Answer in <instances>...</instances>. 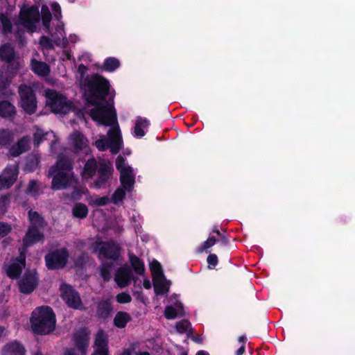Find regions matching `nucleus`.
I'll return each mask as SVG.
<instances>
[{
    "mask_svg": "<svg viewBox=\"0 0 355 355\" xmlns=\"http://www.w3.org/2000/svg\"><path fill=\"white\" fill-rule=\"evenodd\" d=\"M85 94L87 95V101L92 105H96L89 111V115L94 121L98 124L112 127L107 132V138L101 136L96 141L95 146L99 150H104L110 148L113 154H116L121 149L122 139L119 127L115 125L116 120V113L112 104L101 101L107 94L109 91V83L101 76L95 75L87 78L83 83Z\"/></svg>",
    "mask_w": 355,
    "mask_h": 355,
    "instance_id": "nucleus-1",
    "label": "nucleus"
},
{
    "mask_svg": "<svg viewBox=\"0 0 355 355\" xmlns=\"http://www.w3.org/2000/svg\"><path fill=\"white\" fill-rule=\"evenodd\" d=\"M48 177L52 178L51 188L53 190L76 188L77 186V179L73 172V162L68 157H60L56 164L49 170Z\"/></svg>",
    "mask_w": 355,
    "mask_h": 355,
    "instance_id": "nucleus-2",
    "label": "nucleus"
},
{
    "mask_svg": "<svg viewBox=\"0 0 355 355\" xmlns=\"http://www.w3.org/2000/svg\"><path fill=\"white\" fill-rule=\"evenodd\" d=\"M33 331L39 334H48L55 328V315L51 308L42 306L32 313L31 318Z\"/></svg>",
    "mask_w": 355,
    "mask_h": 355,
    "instance_id": "nucleus-3",
    "label": "nucleus"
},
{
    "mask_svg": "<svg viewBox=\"0 0 355 355\" xmlns=\"http://www.w3.org/2000/svg\"><path fill=\"white\" fill-rule=\"evenodd\" d=\"M97 169L99 178L95 181L94 184L96 187L101 188L111 175V166L109 162L105 160L97 162L94 158L89 159L85 164L82 175L83 178L89 179L94 176Z\"/></svg>",
    "mask_w": 355,
    "mask_h": 355,
    "instance_id": "nucleus-4",
    "label": "nucleus"
},
{
    "mask_svg": "<svg viewBox=\"0 0 355 355\" xmlns=\"http://www.w3.org/2000/svg\"><path fill=\"white\" fill-rule=\"evenodd\" d=\"M46 105L55 113L65 114L71 109V103L55 90H46Z\"/></svg>",
    "mask_w": 355,
    "mask_h": 355,
    "instance_id": "nucleus-5",
    "label": "nucleus"
},
{
    "mask_svg": "<svg viewBox=\"0 0 355 355\" xmlns=\"http://www.w3.org/2000/svg\"><path fill=\"white\" fill-rule=\"evenodd\" d=\"M21 105L24 111L33 114L36 111L37 101L34 92L31 86L21 85L19 87Z\"/></svg>",
    "mask_w": 355,
    "mask_h": 355,
    "instance_id": "nucleus-6",
    "label": "nucleus"
},
{
    "mask_svg": "<svg viewBox=\"0 0 355 355\" xmlns=\"http://www.w3.org/2000/svg\"><path fill=\"white\" fill-rule=\"evenodd\" d=\"M116 166L120 171L121 185L125 190L131 191L135 184V176L132 168L125 163V159L121 156L116 158Z\"/></svg>",
    "mask_w": 355,
    "mask_h": 355,
    "instance_id": "nucleus-7",
    "label": "nucleus"
},
{
    "mask_svg": "<svg viewBox=\"0 0 355 355\" xmlns=\"http://www.w3.org/2000/svg\"><path fill=\"white\" fill-rule=\"evenodd\" d=\"M38 285V277L35 270H26L18 281L19 290L21 293H31Z\"/></svg>",
    "mask_w": 355,
    "mask_h": 355,
    "instance_id": "nucleus-8",
    "label": "nucleus"
},
{
    "mask_svg": "<svg viewBox=\"0 0 355 355\" xmlns=\"http://www.w3.org/2000/svg\"><path fill=\"white\" fill-rule=\"evenodd\" d=\"M69 254L65 249H59L48 253L45 257L46 266L49 269H60L66 266Z\"/></svg>",
    "mask_w": 355,
    "mask_h": 355,
    "instance_id": "nucleus-9",
    "label": "nucleus"
},
{
    "mask_svg": "<svg viewBox=\"0 0 355 355\" xmlns=\"http://www.w3.org/2000/svg\"><path fill=\"white\" fill-rule=\"evenodd\" d=\"M39 19L40 14L37 7L32 6L22 10L20 12V24L31 33L35 31Z\"/></svg>",
    "mask_w": 355,
    "mask_h": 355,
    "instance_id": "nucleus-10",
    "label": "nucleus"
},
{
    "mask_svg": "<svg viewBox=\"0 0 355 355\" xmlns=\"http://www.w3.org/2000/svg\"><path fill=\"white\" fill-rule=\"evenodd\" d=\"M60 291L62 299L69 307L80 310L85 309L79 294L71 286L62 285Z\"/></svg>",
    "mask_w": 355,
    "mask_h": 355,
    "instance_id": "nucleus-11",
    "label": "nucleus"
},
{
    "mask_svg": "<svg viewBox=\"0 0 355 355\" xmlns=\"http://www.w3.org/2000/svg\"><path fill=\"white\" fill-rule=\"evenodd\" d=\"M69 139L76 153L83 152L88 154L89 151L88 140L82 132L78 130L73 131L70 135Z\"/></svg>",
    "mask_w": 355,
    "mask_h": 355,
    "instance_id": "nucleus-12",
    "label": "nucleus"
},
{
    "mask_svg": "<svg viewBox=\"0 0 355 355\" xmlns=\"http://www.w3.org/2000/svg\"><path fill=\"white\" fill-rule=\"evenodd\" d=\"M120 255L119 246L113 242L103 243L99 250V257L117 260Z\"/></svg>",
    "mask_w": 355,
    "mask_h": 355,
    "instance_id": "nucleus-13",
    "label": "nucleus"
},
{
    "mask_svg": "<svg viewBox=\"0 0 355 355\" xmlns=\"http://www.w3.org/2000/svg\"><path fill=\"white\" fill-rule=\"evenodd\" d=\"M26 266V256L24 252H21L18 258L14 259L7 267V275L11 278H17L21 272L22 268Z\"/></svg>",
    "mask_w": 355,
    "mask_h": 355,
    "instance_id": "nucleus-14",
    "label": "nucleus"
},
{
    "mask_svg": "<svg viewBox=\"0 0 355 355\" xmlns=\"http://www.w3.org/2000/svg\"><path fill=\"white\" fill-rule=\"evenodd\" d=\"M17 168L16 166L6 168L0 175V189H8L17 180Z\"/></svg>",
    "mask_w": 355,
    "mask_h": 355,
    "instance_id": "nucleus-15",
    "label": "nucleus"
},
{
    "mask_svg": "<svg viewBox=\"0 0 355 355\" xmlns=\"http://www.w3.org/2000/svg\"><path fill=\"white\" fill-rule=\"evenodd\" d=\"M132 277V272L128 267L119 268L116 272L114 280L120 288L127 286Z\"/></svg>",
    "mask_w": 355,
    "mask_h": 355,
    "instance_id": "nucleus-16",
    "label": "nucleus"
},
{
    "mask_svg": "<svg viewBox=\"0 0 355 355\" xmlns=\"http://www.w3.org/2000/svg\"><path fill=\"white\" fill-rule=\"evenodd\" d=\"M89 331L87 329H83L77 331L73 336L76 346L82 354H85L89 344Z\"/></svg>",
    "mask_w": 355,
    "mask_h": 355,
    "instance_id": "nucleus-17",
    "label": "nucleus"
},
{
    "mask_svg": "<svg viewBox=\"0 0 355 355\" xmlns=\"http://www.w3.org/2000/svg\"><path fill=\"white\" fill-rule=\"evenodd\" d=\"M43 239V234L40 229L28 227L25 236L23 239V244L25 248L33 245Z\"/></svg>",
    "mask_w": 355,
    "mask_h": 355,
    "instance_id": "nucleus-18",
    "label": "nucleus"
},
{
    "mask_svg": "<svg viewBox=\"0 0 355 355\" xmlns=\"http://www.w3.org/2000/svg\"><path fill=\"white\" fill-rule=\"evenodd\" d=\"M113 308L110 299H103L97 303L96 315L101 319L109 318L112 312Z\"/></svg>",
    "mask_w": 355,
    "mask_h": 355,
    "instance_id": "nucleus-19",
    "label": "nucleus"
},
{
    "mask_svg": "<svg viewBox=\"0 0 355 355\" xmlns=\"http://www.w3.org/2000/svg\"><path fill=\"white\" fill-rule=\"evenodd\" d=\"M94 347L95 350L92 355H107L106 336L103 331H99L96 335Z\"/></svg>",
    "mask_w": 355,
    "mask_h": 355,
    "instance_id": "nucleus-20",
    "label": "nucleus"
},
{
    "mask_svg": "<svg viewBox=\"0 0 355 355\" xmlns=\"http://www.w3.org/2000/svg\"><path fill=\"white\" fill-rule=\"evenodd\" d=\"M31 138L29 137H24L20 139L17 143L12 146L10 150V153L12 156L17 157L20 154L26 152L30 148Z\"/></svg>",
    "mask_w": 355,
    "mask_h": 355,
    "instance_id": "nucleus-21",
    "label": "nucleus"
},
{
    "mask_svg": "<svg viewBox=\"0 0 355 355\" xmlns=\"http://www.w3.org/2000/svg\"><path fill=\"white\" fill-rule=\"evenodd\" d=\"M11 81V77L8 75V72L4 69H0V98L2 96H8L12 95L11 91L8 88Z\"/></svg>",
    "mask_w": 355,
    "mask_h": 355,
    "instance_id": "nucleus-22",
    "label": "nucleus"
},
{
    "mask_svg": "<svg viewBox=\"0 0 355 355\" xmlns=\"http://www.w3.org/2000/svg\"><path fill=\"white\" fill-rule=\"evenodd\" d=\"M155 291L157 294L163 295L168 292L170 283L166 280L164 275L153 279Z\"/></svg>",
    "mask_w": 355,
    "mask_h": 355,
    "instance_id": "nucleus-23",
    "label": "nucleus"
},
{
    "mask_svg": "<svg viewBox=\"0 0 355 355\" xmlns=\"http://www.w3.org/2000/svg\"><path fill=\"white\" fill-rule=\"evenodd\" d=\"M31 69L35 73L41 77H46L50 73V67L46 63L35 59L31 60Z\"/></svg>",
    "mask_w": 355,
    "mask_h": 355,
    "instance_id": "nucleus-24",
    "label": "nucleus"
},
{
    "mask_svg": "<svg viewBox=\"0 0 355 355\" xmlns=\"http://www.w3.org/2000/svg\"><path fill=\"white\" fill-rule=\"evenodd\" d=\"M28 219L30 221V226L28 227L40 229L45 225L43 217L37 211H33L32 209L28 211Z\"/></svg>",
    "mask_w": 355,
    "mask_h": 355,
    "instance_id": "nucleus-25",
    "label": "nucleus"
},
{
    "mask_svg": "<svg viewBox=\"0 0 355 355\" xmlns=\"http://www.w3.org/2000/svg\"><path fill=\"white\" fill-rule=\"evenodd\" d=\"M15 57L14 48L10 44H4L0 46V60L10 62Z\"/></svg>",
    "mask_w": 355,
    "mask_h": 355,
    "instance_id": "nucleus-26",
    "label": "nucleus"
},
{
    "mask_svg": "<svg viewBox=\"0 0 355 355\" xmlns=\"http://www.w3.org/2000/svg\"><path fill=\"white\" fill-rule=\"evenodd\" d=\"M3 355H24V348L18 343H12L5 346Z\"/></svg>",
    "mask_w": 355,
    "mask_h": 355,
    "instance_id": "nucleus-27",
    "label": "nucleus"
},
{
    "mask_svg": "<svg viewBox=\"0 0 355 355\" xmlns=\"http://www.w3.org/2000/svg\"><path fill=\"white\" fill-rule=\"evenodd\" d=\"M131 319V316L127 312L119 311L114 318V324L118 328H124Z\"/></svg>",
    "mask_w": 355,
    "mask_h": 355,
    "instance_id": "nucleus-28",
    "label": "nucleus"
},
{
    "mask_svg": "<svg viewBox=\"0 0 355 355\" xmlns=\"http://www.w3.org/2000/svg\"><path fill=\"white\" fill-rule=\"evenodd\" d=\"M130 263L133 268L135 272L141 275L144 272V263L133 254L129 253Z\"/></svg>",
    "mask_w": 355,
    "mask_h": 355,
    "instance_id": "nucleus-29",
    "label": "nucleus"
},
{
    "mask_svg": "<svg viewBox=\"0 0 355 355\" xmlns=\"http://www.w3.org/2000/svg\"><path fill=\"white\" fill-rule=\"evenodd\" d=\"M13 133L8 129H0V146H7L13 141Z\"/></svg>",
    "mask_w": 355,
    "mask_h": 355,
    "instance_id": "nucleus-30",
    "label": "nucleus"
},
{
    "mask_svg": "<svg viewBox=\"0 0 355 355\" xmlns=\"http://www.w3.org/2000/svg\"><path fill=\"white\" fill-rule=\"evenodd\" d=\"M73 214L75 217L83 218L88 213L87 207L83 203H76L72 209Z\"/></svg>",
    "mask_w": 355,
    "mask_h": 355,
    "instance_id": "nucleus-31",
    "label": "nucleus"
},
{
    "mask_svg": "<svg viewBox=\"0 0 355 355\" xmlns=\"http://www.w3.org/2000/svg\"><path fill=\"white\" fill-rule=\"evenodd\" d=\"M176 329L178 332L180 334L186 333L189 336L191 333L192 329L191 327V324L187 320H182L177 323L176 324Z\"/></svg>",
    "mask_w": 355,
    "mask_h": 355,
    "instance_id": "nucleus-32",
    "label": "nucleus"
},
{
    "mask_svg": "<svg viewBox=\"0 0 355 355\" xmlns=\"http://www.w3.org/2000/svg\"><path fill=\"white\" fill-rule=\"evenodd\" d=\"M0 22L1 24L2 31L4 33H10L12 30V24L6 15L3 13L0 14Z\"/></svg>",
    "mask_w": 355,
    "mask_h": 355,
    "instance_id": "nucleus-33",
    "label": "nucleus"
},
{
    "mask_svg": "<svg viewBox=\"0 0 355 355\" xmlns=\"http://www.w3.org/2000/svg\"><path fill=\"white\" fill-rule=\"evenodd\" d=\"M112 267V263H103L100 268L101 276L107 282L111 279V271L110 269Z\"/></svg>",
    "mask_w": 355,
    "mask_h": 355,
    "instance_id": "nucleus-34",
    "label": "nucleus"
},
{
    "mask_svg": "<svg viewBox=\"0 0 355 355\" xmlns=\"http://www.w3.org/2000/svg\"><path fill=\"white\" fill-rule=\"evenodd\" d=\"M119 67V61L114 58H107L104 63V68L110 71H113Z\"/></svg>",
    "mask_w": 355,
    "mask_h": 355,
    "instance_id": "nucleus-35",
    "label": "nucleus"
},
{
    "mask_svg": "<svg viewBox=\"0 0 355 355\" xmlns=\"http://www.w3.org/2000/svg\"><path fill=\"white\" fill-rule=\"evenodd\" d=\"M150 269L152 272L153 279L159 275H164L162 270V266L157 261L155 260L150 263Z\"/></svg>",
    "mask_w": 355,
    "mask_h": 355,
    "instance_id": "nucleus-36",
    "label": "nucleus"
},
{
    "mask_svg": "<svg viewBox=\"0 0 355 355\" xmlns=\"http://www.w3.org/2000/svg\"><path fill=\"white\" fill-rule=\"evenodd\" d=\"M42 15L43 24L46 28H48L51 19V14L49 8L45 6L42 7Z\"/></svg>",
    "mask_w": 355,
    "mask_h": 355,
    "instance_id": "nucleus-37",
    "label": "nucleus"
},
{
    "mask_svg": "<svg viewBox=\"0 0 355 355\" xmlns=\"http://www.w3.org/2000/svg\"><path fill=\"white\" fill-rule=\"evenodd\" d=\"M40 184L36 180H31L26 190L27 193H37L40 189Z\"/></svg>",
    "mask_w": 355,
    "mask_h": 355,
    "instance_id": "nucleus-38",
    "label": "nucleus"
},
{
    "mask_svg": "<svg viewBox=\"0 0 355 355\" xmlns=\"http://www.w3.org/2000/svg\"><path fill=\"white\" fill-rule=\"evenodd\" d=\"M125 193L123 189H117L112 197V201L114 204H118L121 202L125 196Z\"/></svg>",
    "mask_w": 355,
    "mask_h": 355,
    "instance_id": "nucleus-39",
    "label": "nucleus"
},
{
    "mask_svg": "<svg viewBox=\"0 0 355 355\" xmlns=\"http://www.w3.org/2000/svg\"><path fill=\"white\" fill-rule=\"evenodd\" d=\"M48 133H44L42 130H37L34 134V144L38 146L42 141L46 139Z\"/></svg>",
    "mask_w": 355,
    "mask_h": 355,
    "instance_id": "nucleus-40",
    "label": "nucleus"
},
{
    "mask_svg": "<svg viewBox=\"0 0 355 355\" xmlns=\"http://www.w3.org/2000/svg\"><path fill=\"white\" fill-rule=\"evenodd\" d=\"M110 201V198L107 196L95 197L92 199V204L96 206H103L107 205Z\"/></svg>",
    "mask_w": 355,
    "mask_h": 355,
    "instance_id": "nucleus-41",
    "label": "nucleus"
},
{
    "mask_svg": "<svg viewBox=\"0 0 355 355\" xmlns=\"http://www.w3.org/2000/svg\"><path fill=\"white\" fill-rule=\"evenodd\" d=\"M116 300L119 303H129L132 300L131 296L126 293H121L116 295Z\"/></svg>",
    "mask_w": 355,
    "mask_h": 355,
    "instance_id": "nucleus-42",
    "label": "nucleus"
},
{
    "mask_svg": "<svg viewBox=\"0 0 355 355\" xmlns=\"http://www.w3.org/2000/svg\"><path fill=\"white\" fill-rule=\"evenodd\" d=\"M9 204V198L7 196L0 197V216L3 215L6 211V208Z\"/></svg>",
    "mask_w": 355,
    "mask_h": 355,
    "instance_id": "nucleus-43",
    "label": "nucleus"
},
{
    "mask_svg": "<svg viewBox=\"0 0 355 355\" xmlns=\"http://www.w3.org/2000/svg\"><path fill=\"white\" fill-rule=\"evenodd\" d=\"M11 230V226L9 224L0 222V237L6 236Z\"/></svg>",
    "mask_w": 355,
    "mask_h": 355,
    "instance_id": "nucleus-44",
    "label": "nucleus"
},
{
    "mask_svg": "<svg viewBox=\"0 0 355 355\" xmlns=\"http://www.w3.org/2000/svg\"><path fill=\"white\" fill-rule=\"evenodd\" d=\"M207 262L209 263L208 268L212 269L218 263V257L216 254H210L207 257Z\"/></svg>",
    "mask_w": 355,
    "mask_h": 355,
    "instance_id": "nucleus-45",
    "label": "nucleus"
},
{
    "mask_svg": "<svg viewBox=\"0 0 355 355\" xmlns=\"http://www.w3.org/2000/svg\"><path fill=\"white\" fill-rule=\"evenodd\" d=\"M216 243V239H214V237L211 236V237H209L205 243L204 244L202 245V246L200 248V251H203V250H207L208 248H209L210 247H211L212 245H214V243Z\"/></svg>",
    "mask_w": 355,
    "mask_h": 355,
    "instance_id": "nucleus-46",
    "label": "nucleus"
},
{
    "mask_svg": "<svg viewBox=\"0 0 355 355\" xmlns=\"http://www.w3.org/2000/svg\"><path fill=\"white\" fill-rule=\"evenodd\" d=\"M176 311L171 306H168L165 309V316L168 319H172L176 317Z\"/></svg>",
    "mask_w": 355,
    "mask_h": 355,
    "instance_id": "nucleus-47",
    "label": "nucleus"
},
{
    "mask_svg": "<svg viewBox=\"0 0 355 355\" xmlns=\"http://www.w3.org/2000/svg\"><path fill=\"white\" fill-rule=\"evenodd\" d=\"M40 44L46 48H51L53 46L51 43L50 42L49 38H47L45 36H43L40 39Z\"/></svg>",
    "mask_w": 355,
    "mask_h": 355,
    "instance_id": "nucleus-48",
    "label": "nucleus"
},
{
    "mask_svg": "<svg viewBox=\"0 0 355 355\" xmlns=\"http://www.w3.org/2000/svg\"><path fill=\"white\" fill-rule=\"evenodd\" d=\"M136 125L141 126L142 128H146L148 125V122L146 119L139 118L137 120Z\"/></svg>",
    "mask_w": 355,
    "mask_h": 355,
    "instance_id": "nucleus-49",
    "label": "nucleus"
},
{
    "mask_svg": "<svg viewBox=\"0 0 355 355\" xmlns=\"http://www.w3.org/2000/svg\"><path fill=\"white\" fill-rule=\"evenodd\" d=\"M135 134L137 137H143L145 135V132L141 126H137L135 125Z\"/></svg>",
    "mask_w": 355,
    "mask_h": 355,
    "instance_id": "nucleus-50",
    "label": "nucleus"
},
{
    "mask_svg": "<svg viewBox=\"0 0 355 355\" xmlns=\"http://www.w3.org/2000/svg\"><path fill=\"white\" fill-rule=\"evenodd\" d=\"M85 354H78L76 349H70L65 352L64 355H85Z\"/></svg>",
    "mask_w": 355,
    "mask_h": 355,
    "instance_id": "nucleus-51",
    "label": "nucleus"
},
{
    "mask_svg": "<svg viewBox=\"0 0 355 355\" xmlns=\"http://www.w3.org/2000/svg\"><path fill=\"white\" fill-rule=\"evenodd\" d=\"M245 352V345H242L240 348L236 351V355H242Z\"/></svg>",
    "mask_w": 355,
    "mask_h": 355,
    "instance_id": "nucleus-52",
    "label": "nucleus"
},
{
    "mask_svg": "<svg viewBox=\"0 0 355 355\" xmlns=\"http://www.w3.org/2000/svg\"><path fill=\"white\" fill-rule=\"evenodd\" d=\"M52 9L54 12H60V7L58 3L52 4Z\"/></svg>",
    "mask_w": 355,
    "mask_h": 355,
    "instance_id": "nucleus-53",
    "label": "nucleus"
},
{
    "mask_svg": "<svg viewBox=\"0 0 355 355\" xmlns=\"http://www.w3.org/2000/svg\"><path fill=\"white\" fill-rule=\"evenodd\" d=\"M144 287L146 289L150 288V287H151L150 282L149 280H144Z\"/></svg>",
    "mask_w": 355,
    "mask_h": 355,
    "instance_id": "nucleus-54",
    "label": "nucleus"
},
{
    "mask_svg": "<svg viewBox=\"0 0 355 355\" xmlns=\"http://www.w3.org/2000/svg\"><path fill=\"white\" fill-rule=\"evenodd\" d=\"M87 70V69L83 64H80L79 67H78V71L79 72H80L82 74L84 73L85 72H86Z\"/></svg>",
    "mask_w": 355,
    "mask_h": 355,
    "instance_id": "nucleus-55",
    "label": "nucleus"
},
{
    "mask_svg": "<svg viewBox=\"0 0 355 355\" xmlns=\"http://www.w3.org/2000/svg\"><path fill=\"white\" fill-rule=\"evenodd\" d=\"M246 340H247V338H246L245 336H241L239 338V341L240 343H242V345H244V343H245Z\"/></svg>",
    "mask_w": 355,
    "mask_h": 355,
    "instance_id": "nucleus-56",
    "label": "nucleus"
},
{
    "mask_svg": "<svg viewBox=\"0 0 355 355\" xmlns=\"http://www.w3.org/2000/svg\"><path fill=\"white\" fill-rule=\"evenodd\" d=\"M193 340H195L196 342H198V343H201L202 342V338L199 336H193Z\"/></svg>",
    "mask_w": 355,
    "mask_h": 355,
    "instance_id": "nucleus-57",
    "label": "nucleus"
},
{
    "mask_svg": "<svg viewBox=\"0 0 355 355\" xmlns=\"http://www.w3.org/2000/svg\"><path fill=\"white\" fill-rule=\"evenodd\" d=\"M137 355H150V354L148 352H142L137 354Z\"/></svg>",
    "mask_w": 355,
    "mask_h": 355,
    "instance_id": "nucleus-58",
    "label": "nucleus"
},
{
    "mask_svg": "<svg viewBox=\"0 0 355 355\" xmlns=\"http://www.w3.org/2000/svg\"><path fill=\"white\" fill-rule=\"evenodd\" d=\"M197 355H207L206 353H205L204 352L202 351H200L198 353Z\"/></svg>",
    "mask_w": 355,
    "mask_h": 355,
    "instance_id": "nucleus-59",
    "label": "nucleus"
},
{
    "mask_svg": "<svg viewBox=\"0 0 355 355\" xmlns=\"http://www.w3.org/2000/svg\"><path fill=\"white\" fill-rule=\"evenodd\" d=\"M121 355H130V354L129 352L125 351L124 352H123V354Z\"/></svg>",
    "mask_w": 355,
    "mask_h": 355,
    "instance_id": "nucleus-60",
    "label": "nucleus"
},
{
    "mask_svg": "<svg viewBox=\"0 0 355 355\" xmlns=\"http://www.w3.org/2000/svg\"><path fill=\"white\" fill-rule=\"evenodd\" d=\"M3 331V328L0 327V334Z\"/></svg>",
    "mask_w": 355,
    "mask_h": 355,
    "instance_id": "nucleus-61",
    "label": "nucleus"
},
{
    "mask_svg": "<svg viewBox=\"0 0 355 355\" xmlns=\"http://www.w3.org/2000/svg\"><path fill=\"white\" fill-rule=\"evenodd\" d=\"M35 355H42V354L40 352H37L35 353Z\"/></svg>",
    "mask_w": 355,
    "mask_h": 355,
    "instance_id": "nucleus-62",
    "label": "nucleus"
}]
</instances>
